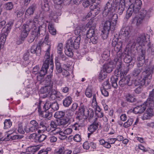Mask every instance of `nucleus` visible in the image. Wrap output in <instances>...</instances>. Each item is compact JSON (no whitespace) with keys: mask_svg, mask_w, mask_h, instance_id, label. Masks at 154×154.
<instances>
[{"mask_svg":"<svg viewBox=\"0 0 154 154\" xmlns=\"http://www.w3.org/2000/svg\"><path fill=\"white\" fill-rule=\"evenodd\" d=\"M50 47L49 46L46 51L44 57L45 61L39 72L36 74V78L37 81H40L43 78V76L48 71L49 74L52 73L54 68L53 63L52 57H50L49 51Z\"/></svg>","mask_w":154,"mask_h":154,"instance_id":"nucleus-1","label":"nucleus"},{"mask_svg":"<svg viewBox=\"0 0 154 154\" xmlns=\"http://www.w3.org/2000/svg\"><path fill=\"white\" fill-rule=\"evenodd\" d=\"M113 3L112 0H109L106 4L103 13L104 17L108 16V18L113 21L112 23H116V26L118 19V16L116 14H113L114 9L112 8V4Z\"/></svg>","mask_w":154,"mask_h":154,"instance_id":"nucleus-2","label":"nucleus"},{"mask_svg":"<svg viewBox=\"0 0 154 154\" xmlns=\"http://www.w3.org/2000/svg\"><path fill=\"white\" fill-rule=\"evenodd\" d=\"M152 71L149 68H147L145 71L143 72V75H144L142 80L140 83L139 80H135L134 85L136 86H139L140 85H148L150 83L152 79Z\"/></svg>","mask_w":154,"mask_h":154,"instance_id":"nucleus-3","label":"nucleus"},{"mask_svg":"<svg viewBox=\"0 0 154 154\" xmlns=\"http://www.w3.org/2000/svg\"><path fill=\"white\" fill-rule=\"evenodd\" d=\"M110 20H106L104 24L101 35L103 39H106L108 36L109 31H113L116 28V23H112Z\"/></svg>","mask_w":154,"mask_h":154,"instance_id":"nucleus-4","label":"nucleus"},{"mask_svg":"<svg viewBox=\"0 0 154 154\" xmlns=\"http://www.w3.org/2000/svg\"><path fill=\"white\" fill-rule=\"evenodd\" d=\"M76 113L77 114L76 118L79 119H82L84 116H85L86 117L89 116L91 117L93 116V113L92 112H91L90 116L87 107L86 106L81 104Z\"/></svg>","mask_w":154,"mask_h":154,"instance_id":"nucleus-5","label":"nucleus"},{"mask_svg":"<svg viewBox=\"0 0 154 154\" xmlns=\"http://www.w3.org/2000/svg\"><path fill=\"white\" fill-rule=\"evenodd\" d=\"M87 38H90L91 42L94 44H96L98 42V35L97 31L93 28H90L86 33Z\"/></svg>","mask_w":154,"mask_h":154,"instance_id":"nucleus-6","label":"nucleus"},{"mask_svg":"<svg viewBox=\"0 0 154 154\" xmlns=\"http://www.w3.org/2000/svg\"><path fill=\"white\" fill-rule=\"evenodd\" d=\"M53 86L51 85H45L44 87L41 88L39 92L41 94H45L46 96L49 95L52 97L55 98V94L57 93L56 91L52 89Z\"/></svg>","mask_w":154,"mask_h":154,"instance_id":"nucleus-7","label":"nucleus"},{"mask_svg":"<svg viewBox=\"0 0 154 154\" xmlns=\"http://www.w3.org/2000/svg\"><path fill=\"white\" fill-rule=\"evenodd\" d=\"M80 40L81 38L79 35L76 38H71L68 40L66 44L74 49H77L79 47Z\"/></svg>","mask_w":154,"mask_h":154,"instance_id":"nucleus-8","label":"nucleus"},{"mask_svg":"<svg viewBox=\"0 0 154 154\" xmlns=\"http://www.w3.org/2000/svg\"><path fill=\"white\" fill-rule=\"evenodd\" d=\"M42 27L41 26H39L38 28V30L36 31L35 30L36 28L34 26L32 29V32L31 33V35L30 36L29 39H28V42L30 43L32 42L35 39V40L37 39L38 36L40 35V32L41 31Z\"/></svg>","mask_w":154,"mask_h":154,"instance_id":"nucleus-9","label":"nucleus"},{"mask_svg":"<svg viewBox=\"0 0 154 154\" xmlns=\"http://www.w3.org/2000/svg\"><path fill=\"white\" fill-rule=\"evenodd\" d=\"M125 1L124 0H120L119 3L117 5L115 3H114L113 6H112V8H113V7L116 8L117 9V12L119 15H121L123 13L125 9Z\"/></svg>","mask_w":154,"mask_h":154,"instance_id":"nucleus-10","label":"nucleus"},{"mask_svg":"<svg viewBox=\"0 0 154 154\" xmlns=\"http://www.w3.org/2000/svg\"><path fill=\"white\" fill-rule=\"evenodd\" d=\"M38 109L39 115L42 117L50 120L52 116V112L51 111H50L49 110H45L42 111L40 106H38Z\"/></svg>","mask_w":154,"mask_h":154,"instance_id":"nucleus-11","label":"nucleus"},{"mask_svg":"<svg viewBox=\"0 0 154 154\" xmlns=\"http://www.w3.org/2000/svg\"><path fill=\"white\" fill-rule=\"evenodd\" d=\"M69 67V65L67 64H64L63 66V68L62 69V74L65 77L67 78V80L68 82H71L72 79V75H70L69 72L66 70L67 68H68Z\"/></svg>","mask_w":154,"mask_h":154,"instance_id":"nucleus-12","label":"nucleus"},{"mask_svg":"<svg viewBox=\"0 0 154 154\" xmlns=\"http://www.w3.org/2000/svg\"><path fill=\"white\" fill-rule=\"evenodd\" d=\"M154 89L149 93L148 98L147 99L145 104L148 106L152 107L154 106Z\"/></svg>","mask_w":154,"mask_h":154,"instance_id":"nucleus-13","label":"nucleus"},{"mask_svg":"<svg viewBox=\"0 0 154 154\" xmlns=\"http://www.w3.org/2000/svg\"><path fill=\"white\" fill-rule=\"evenodd\" d=\"M148 107V108L142 117V119L143 120L150 119L154 115L153 109L151 108L152 107Z\"/></svg>","mask_w":154,"mask_h":154,"instance_id":"nucleus-14","label":"nucleus"},{"mask_svg":"<svg viewBox=\"0 0 154 154\" xmlns=\"http://www.w3.org/2000/svg\"><path fill=\"white\" fill-rule=\"evenodd\" d=\"M99 124V122L96 121H95L88 128V130L90 132L88 134V137H89L90 135L94 132L98 128Z\"/></svg>","mask_w":154,"mask_h":154,"instance_id":"nucleus-15","label":"nucleus"},{"mask_svg":"<svg viewBox=\"0 0 154 154\" xmlns=\"http://www.w3.org/2000/svg\"><path fill=\"white\" fill-rule=\"evenodd\" d=\"M112 45V46L114 47V51L116 52H121L120 51L121 50L122 42L121 41L117 42L114 39H113Z\"/></svg>","mask_w":154,"mask_h":154,"instance_id":"nucleus-16","label":"nucleus"},{"mask_svg":"<svg viewBox=\"0 0 154 154\" xmlns=\"http://www.w3.org/2000/svg\"><path fill=\"white\" fill-rule=\"evenodd\" d=\"M132 29L130 26L123 27L120 31L121 34L125 37H129L130 36Z\"/></svg>","mask_w":154,"mask_h":154,"instance_id":"nucleus-17","label":"nucleus"},{"mask_svg":"<svg viewBox=\"0 0 154 154\" xmlns=\"http://www.w3.org/2000/svg\"><path fill=\"white\" fill-rule=\"evenodd\" d=\"M34 26L35 27L36 29H35V30L36 31H37L38 28H37L36 24H34L33 22H32V20H29L27 21L26 24H25V26H23V27L25 29H26L27 30L30 31V29H31L32 31V29Z\"/></svg>","mask_w":154,"mask_h":154,"instance_id":"nucleus-18","label":"nucleus"},{"mask_svg":"<svg viewBox=\"0 0 154 154\" xmlns=\"http://www.w3.org/2000/svg\"><path fill=\"white\" fill-rule=\"evenodd\" d=\"M145 40V34L144 33H143L138 35L135 42L137 43L138 46H142L144 45Z\"/></svg>","mask_w":154,"mask_h":154,"instance_id":"nucleus-19","label":"nucleus"},{"mask_svg":"<svg viewBox=\"0 0 154 154\" xmlns=\"http://www.w3.org/2000/svg\"><path fill=\"white\" fill-rule=\"evenodd\" d=\"M146 102L142 105L137 106L134 108L133 109L134 112L135 114L141 113L146 109V106H148L145 104Z\"/></svg>","mask_w":154,"mask_h":154,"instance_id":"nucleus-20","label":"nucleus"},{"mask_svg":"<svg viewBox=\"0 0 154 154\" xmlns=\"http://www.w3.org/2000/svg\"><path fill=\"white\" fill-rule=\"evenodd\" d=\"M13 24V23L11 21L8 22L6 25V26L3 28L2 30V33H3L5 35L7 34V36L8 34L10 32Z\"/></svg>","mask_w":154,"mask_h":154,"instance_id":"nucleus-21","label":"nucleus"},{"mask_svg":"<svg viewBox=\"0 0 154 154\" xmlns=\"http://www.w3.org/2000/svg\"><path fill=\"white\" fill-rule=\"evenodd\" d=\"M130 5H133V8L135 9V13H137L141 8L142 3L140 0H135L134 3L131 4Z\"/></svg>","mask_w":154,"mask_h":154,"instance_id":"nucleus-22","label":"nucleus"},{"mask_svg":"<svg viewBox=\"0 0 154 154\" xmlns=\"http://www.w3.org/2000/svg\"><path fill=\"white\" fill-rule=\"evenodd\" d=\"M130 80V78L129 76H123L119 82V85L122 87L125 86L128 84Z\"/></svg>","mask_w":154,"mask_h":154,"instance_id":"nucleus-23","label":"nucleus"},{"mask_svg":"<svg viewBox=\"0 0 154 154\" xmlns=\"http://www.w3.org/2000/svg\"><path fill=\"white\" fill-rule=\"evenodd\" d=\"M43 14L44 12L43 11H40L38 12L36 15L35 17L32 21V22H33V23L36 24V25L37 26L38 21L39 18L42 20L44 18L45 16Z\"/></svg>","mask_w":154,"mask_h":154,"instance_id":"nucleus-24","label":"nucleus"},{"mask_svg":"<svg viewBox=\"0 0 154 154\" xmlns=\"http://www.w3.org/2000/svg\"><path fill=\"white\" fill-rule=\"evenodd\" d=\"M74 49L70 46L66 44L65 48V53L69 57H72L73 56L72 51Z\"/></svg>","mask_w":154,"mask_h":154,"instance_id":"nucleus-25","label":"nucleus"},{"mask_svg":"<svg viewBox=\"0 0 154 154\" xmlns=\"http://www.w3.org/2000/svg\"><path fill=\"white\" fill-rule=\"evenodd\" d=\"M30 51L31 53L33 54H40L41 52V48L40 46L39 45H33L31 47L30 49Z\"/></svg>","mask_w":154,"mask_h":154,"instance_id":"nucleus-26","label":"nucleus"},{"mask_svg":"<svg viewBox=\"0 0 154 154\" xmlns=\"http://www.w3.org/2000/svg\"><path fill=\"white\" fill-rule=\"evenodd\" d=\"M146 11L143 10L142 12L140 14V16L138 17L137 20L136 25L137 26H139L142 23L143 20L146 16Z\"/></svg>","mask_w":154,"mask_h":154,"instance_id":"nucleus-27","label":"nucleus"},{"mask_svg":"<svg viewBox=\"0 0 154 154\" xmlns=\"http://www.w3.org/2000/svg\"><path fill=\"white\" fill-rule=\"evenodd\" d=\"M36 8L35 5H32L30 6L26 10L25 12L26 16H29L33 14Z\"/></svg>","mask_w":154,"mask_h":154,"instance_id":"nucleus-28","label":"nucleus"},{"mask_svg":"<svg viewBox=\"0 0 154 154\" xmlns=\"http://www.w3.org/2000/svg\"><path fill=\"white\" fill-rule=\"evenodd\" d=\"M39 148L38 146H31L28 147L26 149L27 153L33 154L34 152L38 151Z\"/></svg>","mask_w":154,"mask_h":154,"instance_id":"nucleus-29","label":"nucleus"},{"mask_svg":"<svg viewBox=\"0 0 154 154\" xmlns=\"http://www.w3.org/2000/svg\"><path fill=\"white\" fill-rule=\"evenodd\" d=\"M52 75L51 74L48 75L45 78L44 82L45 85H51L53 86L54 82L51 80Z\"/></svg>","mask_w":154,"mask_h":154,"instance_id":"nucleus-30","label":"nucleus"},{"mask_svg":"<svg viewBox=\"0 0 154 154\" xmlns=\"http://www.w3.org/2000/svg\"><path fill=\"white\" fill-rule=\"evenodd\" d=\"M136 13L135 9L133 8V5H130L126 12V17L127 19H129L132 15L133 12Z\"/></svg>","mask_w":154,"mask_h":154,"instance_id":"nucleus-31","label":"nucleus"},{"mask_svg":"<svg viewBox=\"0 0 154 154\" xmlns=\"http://www.w3.org/2000/svg\"><path fill=\"white\" fill-rule=\"evenodd\" d=\"M125 97L127 102L133 103L136 101V99L134 97V95L133 94L128 93L125 95Z\"/></svg>","mask_w":154,"mask_h":154,"instance_id":"nucleus-32","label":"nucleus"},{"mask_svg":"<svg viewBox=\"0 0 154 154\" xmlns=\"http://www.w3.org/2000/svg\"><path fill=\"white\" fill-rule=\"evenodd\" d=\"M72 98L70 96L66 97L63 100V104L64 106L68 107L71 103Z\"/></svg>","mask_w":154,"mask_h":154,"instance_id":"nucleus-33","label":"nucleus"},{"mask_svg":"<svg viewBox=\"0 0 154 154\" xmlns=\"http://www.w3.org/2000/svg\"><path fill=\"white\" fill-rule=\"evenodd\" d=\"M29 31L27 30L26 29L23 27L21 31L20 38L22 40H23L26 38L28 34V32Z\"/></svg>","mask_w":154,"mask_h":154,"instance_id":"nucleus-34","label":"nucleus"},{"mask_svg":"<svg viewBox=\"0 0 154 154\" xmlns=\"http://www.w3.org/2000/svg\"><path fill=\"white\" fill-rule=\"evenodd\" d=\"M109 54V52L108 50L104 51L102 55V59L100 60V64L103 63L104 61L108 59Z\"/></svg>","mask_w":154,"mask_h":154,"instance_id":"nucleus-35","label":"nucleus"},{"mask_svg":"<svg viewBox=\"0 0 154 154\" xmlns=\"http://www.w3.org/2000/svg\"><path fill=\"white\" fill-rule=\"evenodd\" d=\"M113 65L110 63L104 65L103 70H104L107 73H110L112 71Z\"/></svg>","mask_w":154,"mask_h":154,"instance_id":"nucleus-36","label":"nucleus"},{"mask_svg":"<svg viewBox=\"0 0 154 154\" xmlns=\"http://www.w3.org/2000/svg\"><path fill=\"white\" fill-rule=\"evenodd\" d=\"M49 31L51 34L55 35L56 34V30L54 27V24L51 23H49L48 25Z\"/></svg>","mask_w":154,"mask_h":154,"instance_id":"nucleus-37","label":"nucleus"},{"mask_svg":"<svg viewBox=\"0 0 154 154\" xmlns=\"http://www.w3.org/2000/svg\"><path fill=\"white\" fill-rule=\"evenodd\" d=\"M148 48L147 52L149 55L154 56V46L150 42L147 44Z\"/></svg>","mask_w":154,"mask_h":154,"instance_id":"nucleus-38","label":"nucleus"},{"mask_svg":"<svg viewBox=\"0 0 154 154\" xmlns=\"http://www.w3.org/2000/svg\"><path fill=\"white\" fill-rule=\"evenodd\" d=\"M106 72L104 70L101 69L98 75L99 81L100 82L102 81L106 78Z\"/></svg>","mask_w":154,"mask_h":154,"instance_id":"nucleus-39","label":"nucleus"},{"mask_svg":"<svg viewBox=\"0 0 154 154\" xmlns=\"http://www.w3.org/2000/svg\"><path fill=\"white\" fill-rule=\"evenodd\" d=\"M70 119L69 118H65L59 120L58 125L64 126L69 123Z\"/></svg>","mask_w":154,"mask_h":154,"instance_id":"nucleus-40","label":"nucleus"},{"mask_svg":"<svg viewBox=\"0 0 154 154\" xmlns=\"http://www.w3.org/2000/svg\"><path fill=\"white\" fill-rule=\"evenodd\" d=\"M59 108V104L57 102H55L51 103V109L50 111L54 112L55 111L57 110Z\"/></svg>","mask_w":154,"mask_h":154,"instance_id":"nucleus-41","label":"nucleus"},{"mask_svg":"<svg viewBox=\"0 0 154 154\" xmlns=\"http://www.w3.org/2000/svg\"><path fill=\"white\" fill-rule=\"evenodd\" d=\"M4 129H7L10 128L12 125V122L10 119H6L4 122Z\"/></svg>","mask_w":154,"mask_h":154,"instance_id":"nucleus-42","label":"nucleus"},{"mask_svg":"<svg viewBox=\"0 0 154 154\" xmlns=\"http://www.w3.org/2000/svg\"><path fill=\"white\" fill-rule=\"evenodd\" d=\"M65 115V113L63 111H57L55 112L54 116L57 119H60L63 117Z\"/></svg>","mask_w":154,"mask_h":154,"instance_id":"nucleus-43","label":"nucleus"},{"mask_svg":"<svg viewBox=\"0 0 154 154\" xmlns=\"http://www.w3.org/2000/svg\"><path fill=\"white\" fill-rule=\"evenodd\" d=\"M116 54L114 59V61L115 62L121 61L122 54L121 52H116Z\"/></svg>","mask_w":154,"mask_h":154,"instance_id":"nucleus-44","label":"nucleus"},{"mask_svg":"<svg viewBox=\"0 0 154 154\" xmlns=\"http://www.w3.org/2000/svg\"><path fill=\"white\" fill-rule=\"evenodd\" d=\"M133 122V120L132 119L130 118L128 119L127 121L125 122L123 124V126L125 128H127L131 126Z\"/></svg>","mask_w":154,"mask_h":154,"instance_id":"nucleus-45","label":"nucleus"},{"mask_svg":"<svg viewBox=\"0 0 154 154\" xmlns=\"http://www.w3.org/2000/svg\"><path fill=\"white\" fill-rule=\"evenodd\" d=\"M85 94L88 98H90L92 96V91L91 88L88 87L86 89Z\"/></svg>","mask_w":154,"mask_h":154,"instance_id":"nucleus-46","label":"nucleus"},{"mask_svg":"<svg viewBox=\"0 0 154 154\" xmlns=\"http://www.w3.org/2000/svg\"><path fill=\"white\" fill-rule=\"evenodd\" d=\"M124 59V60L126 63H129L132 60V58L131 56L128 54H126Z\"/></svg>","mask_w":154,"mask_h":154,"instance_id":"nucleus-47","label":"nucleus"},{"mask_svg":"<svg viewBox=\"0 0 154 154\" xmlns=\"http://www.w3.org/2000/svg\"><path fill=\"white\" fill-rule=\"evenodd\" d=\"M83 27L81 26H79L76 27L74 31L75 34L77 35L80 36V34L83 30Z\"/></svg>","mask_w":154,"mask_h":154,"instance_id":"nucleus-48","label":"nucleus"},{"mask_svg":"<svg viewBox=\"0 0 154 154\" xmlns=\"http://www.w3.org/2000/svg\"><path fill=\"white\" fill-rule=\"evenodd\" d=\"M63 0H54V2L56 4L55 7L56 8H61V4L62 3Z\"/></svg>","mask_w":154,"mask_h":154,"instance_id":"nucleus-49","label":"nucleus"},{"mask_svg":"<svg viewBox=\"0 0 154 154\" xmlns=\"http://www.w3.org/2000/svg\"><path fill=\"white\" fill-rule=\"evenodd\" d=\"M50 0H42L41 5L42 7L44 8H48V3Z\"/></svg>","mask_w":154,"mask_h":154,"instance_id":"nucleus-50","label":"nucleus"},{"mask_svg":"<svg viewBox=\"0 0 154 154\" xmlns=\"http://www.w3.org/2000/svg\"><path fill=\"white\" fill-rule=\"evenodd\" d=\"M51 148L48 147L46 149H43L39 151L38 154H47L48 151H51Z\"/></svg>","mask_w":154,"mask_h":154,"instance_id":"nucleus-51","label":"nucleus"},{"mask_svg":"<svg viewBox=\"0 0 154 154\" xmlns=\"http://www.w3.org/2000/svg\"><path fill=\"white\" fill-rule=\"evenodd\" d=\"M141 72L140 69L136 68L134 69L132 72V75L134 76H138Z\"/></svg>","mask_w":154,"mask_h":154,"instance_id":"nucleus-52","label":"nucleus"},{"mask_svg":"<svg viewBox=\"0 0 154 154\" xmlns=\"http://www.w3.org/2000/svg\"><path fill=\"white\" fill-rule=\"evenodd\" d=\"M61 131V129L59 128H54V129L52 130L50 133L54 135H56L57 134H59L60 131Z\"/></svg>","mask_w":154,"mask_h":154,"instance_id":"nucleus-53","label":"nucleus"},{"mask_svg":"<svg viewBox=\"0 0 154 154\" xmlns=\"http://www.w3.org/2000/svg\"><path fill=\"white\" fill-rule=\"evenodd\" d=\"M92 4L90 0H83L82 3L83 6L85 8H87Z\"/></svg>","mask_w":154,"mask_h":154,"instance_id":"nucleus-54","label":"nucleus"},{"mask_svg":"<svg viewBox=\"0 0 154 154\" xmlns=\"http://www.w3.org/2000/svg\"><path fill=\"white\" fill-rule=\"evenodd\" d=\"M51 103L49 101H47L45 104L43 108L45 110H48L50 111L51 109Z\"/></svg>","mask_w":154,"mask_h":154,"instance_id":"nucleus-55","label":"nucleus"},{"mask_svg":"<svg viewBox=\"0 0 154 154\" xmlns=\"http://www.w3.org/2000/svg\"><path fill=\"white\" fill-rule=\"evenodd\" d=\"M82 139L81 136L79 134H76L73 137V140L76 142H80Z\"/></svg>","mask_w":154,"mask_h":154,"instance_id":"nucleus-56","label":"nucleus"},{"mask_svg":"<svg viewBox=\"0 0 154 154\" xmlns=\"http://www.w3.org/2000/svg\"><path fill=\"white\" fill-rule=\"evenodd\" d=\"M5 8L7 10H11L13 8V5L12 2L7 3L5 5Z\"/></svg>","mask_w":154,"mask_h":154,"instance_id":"nucleus-57","label":"nucleus"},{"mask_svg":"<svg viewBox=\"0 0 154 154\" xmlns=\"http://www.w3.org/2000/svg\"><path fill=\"white\" fill-rule=\"evenodd\" d=\"M110 88V85L108 80H107L104 82L103 85V88L108 89H109Z\"/></svg>","mask_w":154,"mask_h":154,"instance_id":"nucleus-58","label":"nucleus"},{"mask_svg":"<svg viewBox=\"0 0 154 154\" xmlns=\"http://www.w3.org/2000/svg\"><path fill=\"white\" fill-rule=\"evenodd\" d=\"M59 138L61 140H64L67 138V136L66 135V134L64 133V131L63 132L60 131L59 134Z\"/></svg>","mask_w":154,"mask_h":154,"instance_id":"nucleus-59","label":"nucleus"},{"mask_svg":"<svg viewBox=\"0 0 154 154\" xmlns=\"http://www.w3.org/2000/svg\"><path fill=\"white\" fill-rule=\"evenodd\" d=\"M29 53L28 52H27L25 53L23 56V59L26 61L27 62V63H28L29 62Z\"/></svg>","mask_w":154,"mask_h":154,"instance_id":"nucleus-60","label":"nucleus"},{"mask_svg":"<svg viewBox=\"0 0 154 154\" xmlns=\"http://www.w3.org/2000/svg\"><path fill=\"white\" fill-rule=\"evenodd\" d=\"M63 49V47L62 44L61 43H59L57 48L58 53L61 54L62 53V51Z\"/></svg>","mask_w":154,"mask_h":154,"instance_id":"nucleus-61","label":"nucleus"},{"mask_svg":"<svg viewBox=\"0 0 154 154\" xmlns=\"http://www.w3.org/2000/svg\"><path fill=\"white\" fill-rule=\"evenodd\" d=\"M57 122L58 121H52L51 122L50 125L54 129L56 128H57V126L58 125V124H57Z\"/></svg>","mask_w":154,"mask_h":154,"instance_id":"nucleus-62","label":"nucleus"},{"mask_svg":"<svg viewBox=\"0 0 154 154\" xmlns=\"http://www.w3.org/2000/svg\"><path fill=\"white\" fill-rule=\"evenodd\" d=\"M47 136L46 135L42 134L40 135L38 137V141L39 142H42L43 141H44L46 138Z\"/></svg>","mask_w":154,"mask_h":154,"instance_id":"nucleus-63","label":"nucleus"},{"mask_svg":"<svg viewBox=\"0 0 154 154\" xmlns=\"http://www.w3.org/2000/svg\"><path fill=\"white\" fill-rule=\"evenodd\" d=\"M56 69L59 72H62V69L61 68L60 64L58 62H56Z\"/></svg>","mask_w":154,"mask_h":154,"instance_id":"nucleus-64","label":"nucleus"}]
</instances>
